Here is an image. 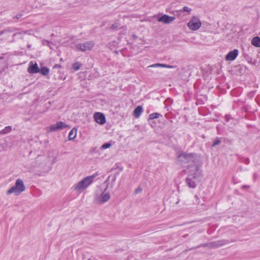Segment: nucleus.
Masks as SVG:
<instances>
[{
	"mask_svg": "<svg viewBox=\"0 0 260 260\" xmlns=\"http://www.w3.org/2000/svg\"><path fill=\"white\" fill-rule=\"evenodd\" d=\"M178 160L185 164V171L188 174L187 183L189 187L194 188L197 183L200 181L202 175V162L199 157L192 154H181Z\"/></svg>",
	"mask_w": 260,
	"mask_h": 260,
	"instance_id": "nucleus-1",
	"label": "nucleus"
},
{
	"mask_svg": "<svg viewBox=\"0 0 260 260\" xmlns=\"http://www.w3.org/2000/svg\"><path fill=\"white\" fill-rule=\"evenodd\" d=\"M95 177L93 175L83 178L74 185V190L78 193H82L92 183Z\"/></svg>",
	"mask_w": 260,
	"mask_h": 260,
	"instance_id": "nucleus-2",
	"label": "nucleus"
},
{
	"mask_svg": "<svg viewBox=\"0 0 260 260\" xmlns=\"http://www.w3.org/2000/svg\"><path fill=\"white\" fill-rule=\"evenodd\" d=\"M25 190V186L23 180L18 178L16 180L14 185L7 190L6 194L7 196H10L11 194L19 196Z\"/></svg>",
	"mask_w": 260,
	"mask_h": 260,
	"instance_id": "nucleus-3",
	"label": "nucleus"
},
{
	"mask_svg": "<svg viewBox=\"0 0 260 260\" xmlns=\"http://www.w3.org/2000/svg\"><path fill=\"white\" fill-rule=\"evenodd\" d=\"M110 194L109 191L106 188L101 192L96 191L94 198V201L98 204H102L108 202L110 199Z\"/></svg>",
	"mask_w": 260,
	"mask_h": 260,
	"instance_id": "nucleus-4",
	"label": "nucleus"
},
{
	"mask_svg": "<svg viewBox=\"0 0 260 260\" xmlns=\"http://www.w3.org/2000/svg\"><path fill=\"white\" fill-rule=\"evenodd\" d=\"M202 25V22L200 18L194 16L191 17L190 19L187 23L188 28L192 31H196L200 28Z\"/></svg>",
	"mask_w": 260,
	"mask_h": 260,
	"instance_id": "nucleus-5",
	"label": "nucleus"
},
{
	"mask_svg": "<svg viewBox=\"0 0 260 260\" xmlns=\"http://www.w3.org/2000/svg\"><path fill=\"white\" fill-rule=\"evenodd\" d=\"M94 43L92 41H87L83 43H77L75 46V50L80 51L91 50L94 47Z\"/></svg>",
	"mask_w": 260,
	"mask_h": 260,
	"instance_id": "nucleus-6",
	"label": "nucleus"
},
{
	"mask_svg": "<svg viewBox=\"0 0 260 260\" xmlns=\"http://www.w3.org/2000/svg\"><path fill=\"white\" fill-rule=\"evenodd\" d=\"M70 126L62 121H58L56 123L51 125L47 128L49 132H57L66 128H70Z\"/></svg>",
	"mask_w": 260,
	"mask_h": 260,
	"instance_id": "nucleus-7",
	"label": "nucleus"
},
{
	"mask_svg": "<svg viewBox=\"0 0 260 260\" xmlns=\"http://www.w3.org/2000/svg\"><path fill=\"white\" fill-rule=\"evenodd\" d=\"M175 19V18L174 17L169 16L167 15H164L159 17L157 21L165 24H169L173 22Z\"/></svg>",
	"mask_w": 260,
	"mask_h": 260,
	"instance_id": "nucleus-8",
	"label": "nucleus"
},
{
	"mask_svg": "<svg viewBox=\"0 0 260 260\" xmlns=\"http://www.w3.org/2000/svg\"><path fill=\"white\" fill-rule=\"evenodd\" d=\"M95 121L99 124H103L106 122V119L103 113L97 112L94 115Z\"/></svg>",
	"mask_w": 260,
	"mask_h": 260,
	"instance_id": "nucleus-9",
	"label": "nucleus"
},
{
	"mask_svg": "<svg viewBox=\"0 0 260 260\" xmlns=\"http://www.w3.org/2000/svg\"><path fill=\"white\" fill-rule=\"evenodd\" d=\"M238 53V50L234 49V50L228 53V54L225 56V59L226 61H233L237 57Z\"/></svg>",
	"mask_w": 260,
	"mask_h": 260,
	"instance_id": "nucleus-10",
	"label": "nucleus"
},
{
	"mask_svg": "<svg viewBox=\"0 0 260 260\" xmlns=\"http://www.w3.org/2000/svg\"><path fill=\"white\" fill-rule=\"evenodd\" d=\"M27 71L29 73H37L40 72L39 68L37 63H33L32 61L29 63V67L27 69Z\"/></svg>",
	"mask_w": 260,
	"mask_h": 260,
	"instance_id": "nucleus-11",
	"label": "nucleus"
},
{
	"mask_svg": "<svg viewBox=\"0 0 260 260\" xmlns=\"http://www.w3.org/2000/svg\"><path fill=\"white\" fill-rule=\"evenodd\" d=\"M77 129L74 127L73 128L71 131L70 132L68 136L69 140H74L77 136Z\"/></svg>",
	"mask_w": 260,
	"mask_h": 260,
	"instance_id": "nucleus-12",
	"label": "nucleus"
},
{
	"mask_svg": "<svg viewBox=\"0 0 260 260\" xmlns=\"http://www.w3.org/2000/svg\"><path fill=\"white\" fill-rule=\"evenodd\" d=\"M157 67H161V68H166L168 69H172L173 68V66L167 65L165 64L161 63H155L148 66V68H157Z\"/></svg>",
	"mask_w": 260,
	"mask_h": 260,
	"instance_id": "nucleus-13",
	"label": "nucleus"
},
{
	"mask_svg": "<svg viewBox=\"0 0 260 260\" xmlns=\"http://www.w3.org/2000/svg\"><path fill=\"white\" fill-rule=\"evenodd\" d=\"M251 44L256 47H260V38L255 37L251 40Z\"/></svg>",
	"mask_w": 260,
	"mask_h": 260,
	"instance_id": "nucleus-14",
	"label": "nucleus"
},
{
	"mask_svg": "<svg viewBox=\"0 0 260 260\" xmlns=\"http://www.w3.org/2000/svg\"><path fill=\"white\" fill-rule=\"evenodd\" d=\"M143 112V108L141 106H138L134 110V114L136 118H139Z\"/></svg>",
	"mask_w": 260,
	"mask_h": 260,
	"instance_id": "nucleus-15",
	"label": "nucleus"
},
{
	"mask_svg": "<svg viewBox=\"0 0 260 260\" xmlns=\"http://www.w3.org/2000/svg\"><path fill=\"white\" fill-rule=\"evenodd\" d=\"M82 66V64L80 62H75L72 65V69L74 71H76L79 70L81 67Z\"/></svg>",
	"mask_w": 260,
	"mask_h": 260,
	"instance_id": "nucleus-16",
	"label": "nucleus"
},
{
	"mask_svg": "<svg viewBox=\"0 0 260 260\" xmlns=\"http://www.w3.org/2000/svg\"><path fill=\"white\" fill-rule=\"evenodd\" d=\"M43 75H47L49 72V69L47 67H42L40 70V72Z\"/></svg>",
	"mask_w": 260,
	"mask_h": 260,
	"instance_id": "nucleus-17",
	"label": "nucleus"
},
{
	"mask_svg": "<svg viewBox=\"0 0 260 260\" xmlns=\"http://www.w3.org/2000/svg\"><path fill=\"white\" fill-rule=\"evenodd\" d=\"M12 130L11 126H6L4 129L2 130V133L3 134H6L10 133Z\"/></svg>",
	"mask_w": 260,
	"mask_h": 260,
	"instance_id": "nucleus-18",
	"label": "nucleus"
},
{
	"mask_svg": "<svg viewBox=\"0 0 260 260\" xmlns=\"http://www.w3.org/2000/svg\"><path fill=\"white\" fill-rule=\"evenodd\" d=\"M159 116H160L159 114H158L157 113H152V114H151L150 115H149V119H156V118H158Z\"/></svg>",
	"mask_w": 260,
	"mask_h": 260,
	"instance_id": "nucleus-19",
	"label": "nucleus"
},
{
	"mask_svg": "<svg viewBox=\"0 0 260 260\" xmlns=\"http://www.w3.org/2000/svg\"><path fill=\"white\" fill-rule=\"evenodd\" d=\"M117 45V42L113 41L108 44V47L111 49H113Z\"/></svg>",
	"mask_w": 260,
	"mask_h": 260,
	"instance_id": "nucleus-20",
	"label": "nucleus"
},
{
	"mask_svg": "<svg viewBox=\"0 0 260 260\" xmlns=\"http://www.w3.org/2000/svg\"><path fill=\"white\" fill-rule=\"evenodd\" d=\"M111 146V144L110 143H105L101 147V149H106L110 148Z\"/></svg>",
	"mask_w": 260,
	"mask_h": 260,
	"instance_id": "nucleus-21",
	"label": "nucleus"
},
{
	"mask_svg": "<svg viewBox=\"0 0 260 260\" xmlns=\"http://www.w3.org/2000/svg\"><path fill=\"white\" fill-rule=\"evenodd\" d=\"M120 26V24L118 23H115L114 24H113L111 26V28H112V29H117Z\"/></svg>",
	"mask_w": 260,
	"mask_h": 260,
	"instance_id": "nucleus-22",
	"label": "nucleus"
},
{
	"mask_svg": "<svg viewBox=\"0 0 260 260\" xmlns=\"http://www.w3.org/2000/svg\"><path fill=\"white\" fill-rule=\"evenodd\" d=\"M183 10L185 12H187L188 13H190L191 10V9L188 7H184L183 8Z\"/></svg>",
	"mask_w": 260,
	"mask_h": 260,
	"instance_id": "nucleus-23",
	"label": "nucleus"
},
{
	"mask_svg": "<svg viewBox=\"0 0 260 260\" xmlns=\"http://www.w3.org/2000/svg\"><path fill=\"white\" fill-rule=\"evenodd\" d=\"M220 142H220V141L219 140H218V139L215 140L214 141V142H213V143L212 146V147H214V146H216L217 145H219L220 143Z\"/></svg>",
	"mask_w": 260,
	"mask_h": 260,
	"instance_id": "nucleus-24",
	"label": "nucleus"
},
{
	"mask_svg": "<svg viewBox=\"0 0 260 260\" xmlns=\"http://www.w3.org/2000/svg\"><path fill=\"white\" fill-rule=\"evenodd\" d=\"M40 160V159H38L37 160H36V161L35 162L36 163V165H35L34 166L37 167V166H39L40 164H38V161H39Z\"/></svg>",
	"mask_w": 260,
	"mask_h": 260,
	"instance_id": "nucleus-25",
	"label": "nucleus"
},
{
	"mask_svg": "<svg viewBox=\"0 0 260 260\" xmlns=\"http://www.w3.org/2000/svg\"><path fill=\"white\" fill-rule=\"evenodd\" d=\"M6 31V30H3V31H0V36H1L3 34H4Z\"/></svg>",
	"mask_w": 260,
	"mask_h": 260,
	"instance_id": "nucleus-26",
	"label": "nucleus"
},
{
	"mask_svg": "<svg viewBox=\"0 0 260 260\" xmlns=\"http://www.w3.org/2000/svg\"><path fill=\"white\" fill-rule=\"evenodd\" d=\"M222 244H223L222 243H217L215 245V246H219L222 245Z\"/></svg>",
	"mask_w": 260,
	"mask_h": 260,
	"instance_id": "nucleus-27",
	"label": "nucleus"
},
{
	"mask_svg": "<svg viewBox=\"0 0 260 260\" xmlns=\"http://www.w3.org/2000/svg\"><path fill=\"white\" fill-rule=\"evenodd\" d=\"M54 68H60V65H58V64H56V65L54 66Z\"/></svg>",
	"mask_w": 260,
	"mask_h": 260,
	"instance_id": "nucleus-28",
	"label": "nucleus"
},
{
	"mask_svg": "<svg viewBox=\"0 0 260 260\" xmlns=\"http://www.w3.org/2000/svg\"><path fill=\"white\" fill-rule=\"evenodd\" d=\"M115 180H116V178H113V179L112 181H113V184L115 183Z\"/></svg>",
	"mask_w": 260,
	"mask_h": 260,
	"instance_id": "nucleus-29",
	"label": "nucleus"
},
{
	"mask_svg": "<svg viewBox=\"0 0 260 260\" xmlns=\"http://www.w3.org/2000/svg\"><path fill=\"white\" fill-rule=\"evenodd\" d=\"M133 37H134V38H135V39H136V38H137V37H136V36H133Z\"/></svg>",
	"mask_w": 260,
	"mask_h": 260,
	"instance_id": "nucleus-30",
	"label": "nucleus"
},
{
	"mask_svg": "<svg viewBox=\"0 0 260 260\" xmlns=\"http://www.w3.org/2000/svg\"><path fill=\"white\" fill-rule=\"evenodd\" d=\"M87 260H91V259H88Z\"/></svg>",
	"mask_w": 260,
	"mask_h": 260,
	"instance_id": "nucleus-31",
	"label": "nucleus"
}]
</instances>
